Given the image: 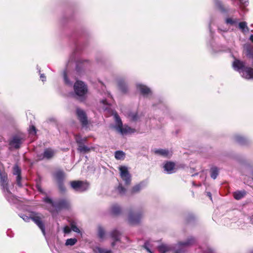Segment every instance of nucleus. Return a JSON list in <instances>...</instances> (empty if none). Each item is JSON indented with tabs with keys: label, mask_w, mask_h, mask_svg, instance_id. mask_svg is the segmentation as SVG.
<instances>
[{
	"label": "nucleus",
	"mask_w": 253,
	"mask_h": 253,
	"mask_svg": "<svg viewBox=\"0 0 253 253\" xmlns=\"http://www.w3.org/2000/svg\"><path fill=\"white\" fill-rule=\"evenodd\" d=\"M245 48L246 50L247 55L250 58H253V52L251 51L250 45H247L245 46Z\"/></svg>",
	"instance_id": "nucleus-36"
},
{
	"label": "nucleus",
	"mask_w": 253,
	"mask_h": 253,
	"mask_svg": "<svg viewBox=\"0 0 253 253\" xmlns=\"http://www.w3.org/2000/svg\"><path fill=\"white\" fill-rule=\"evenodd\" d=\"M59 189L61 191L64 192L65 191V188L62 182H58Z\"/></svg>",
	"instance_id": "nucleus-40"
},
{
	"label": "nucleus",
	"mask_w": 253,
	"mask_h": 253,
	"mask_svg": "<svg viewBox=\"0 0 253 253\" xmlns=\"http://www.w3.org/2000/svg\"><path fill=\"white\" fill-rule=\"evenodd\" d=\"M118 85L121 91L126 92L127 91V86L123 79H119L118 81Z\"/></svg>",
	"instance_id": "nucleus-22"
},
{
	"label": "nucleus",
	"mask_w": 253,
	"mask_h": 253,
	"mask_svg": "<svg viewBox=\"0 0 253 253\" xmlns=\"http://www.w3.org/2000/svg\"><path fill=\"white\" fill-rule=\"evenodd\" d=\"M63 78L65 84L70 86H71L72 85V83L70 82L68 79L67 73L66 71H64L63 72Z\"/></svg>",
	"instance_id": "nucleus-34"
},
{
	"label": "nucleus",
	"mask_w": 253,
	"mask_h": 253,
	"mask_svg": "<svg viewBox=\"0 0 253 253\" xmlns=\"http://www.w3.org/2000/svg\"><path fill=\"white\" fill-rule=\"evenodd\" d=\"M125 157V154L122 151H117L115 153V157L117 160H123Z\"/></svg>",
	"instance_id": "nucleus-32"
},
{
	"label": "nucleus",
	"mask_w": 253,
	"mask_h": 253,
	"mask_svg": "<svg viewBox=\"0 0 253 253\" xmlns=\"http://www.w3.org/2000/svg\"><path fill=\"white\" fill-rule=\"evenodd\" d=\"M249 222L251 224H253V215L249 217Z\"/></svg>",
	"instance_id": "nucleus-45"
},
{
	"label": "nucleus",
	"mask_w": 253,
	"mask_h": 253,
	"mask_svg": "<svg viewBox=\"0 0 253 253\" xmlns=\"http://www.w3.org/2000/svg\"><path fill=\"white\" fill-rule=\"evenodd\" d=\"M234 140L237 143L242 145L246 144L247 142L246 139L243 136L239 134H237L234 136Z\"/></svg>",
	"instance_id": "nucleus-25"
},
{
	"label": "nucleus",
	"mask_w": 253,
	"mask_h": 253,
	"mask_svg": "<svg viewBox=\"0 0 253 253\" xmlns=\"http://www.w3.org/2000/svg\"><path fill=\"white\" fill-rule=\"evenodd\" d=\"M239 28L243 33H247L249 31V28L247 26V23L246 22H241L238 24Z\"/></svg>",
	"instance_id": "nucleus-27"
},
{
	"label": "nucleus",
	"mask_w": 253,
	"mask_h": 253,
	"mask_svg": "<svg viewBox=\"0 0 253 253\" xmlns=\"http://www.w3.org/2000/svg\"><path fill=\"white\" fill-rule=\"evenodd\" d=\"M20 217L26 222H29L30 219H32L41 229L43 235H45L44 225L42 220V218L39 216V214L32 215L30 216L22 214H21Z\"/></svg>",
	"instance_id": "nucleus-6"
},
{
	"label": "nucleus",
	"mask_w": 253,
	"mask_h": 253,
	"mask_svg": "<svg viewBox=\"0 0 253 253\" xmlns=\"http://www.w3.org/2000/svg\"><path fill=\"white\" fill-rule=\"evenodd\" d=\"M238 19L233 17H227L225 19V22L227 25L236 26L238 23Z\"/></svg>",
	"instance_id": "nucleus-24"
},
{
	"label": "nucleus",
	"mask_w": 253,
	"mask_h": 253,
	"mask_svg": "<svg viewBox=\"0 0 253 253\" xmlns=\"http://www.w3.org/2000/svg\"><path fill=\"white\" fill-rule=\"evenodd\" d=\"M101 102L104 105H108V102L106 99H103L101 101Z\"/></svg>",
	"instance_id": "nucleus-46"
},
{
	"label": "nucleus",
	"mask_w": 253,
	"mask_h": 253,
	"mask_svg": "<svg viewBox=\"0 0 253 253\" xmlns=\"http://www.w3.org/2000/svg\"><path fill=\"white\" fill-rule=\"evenodd\" d=\"M71 229L73 231H74L75 232H77V233H80V229L78 228V227L77 226H76L75 225H72V226H71Z\"/></svg>",
	"instance_id": "nucleus-42"
},
{
	"label": "nucleus",
	"mask_w": 253,
	"mask_h": 253,
	"mask_svg": "<svg viewBox=\"0 0 253 253\" xmlns=\"http://www.w3.org/2000/svg\"><path fill=\"white\" fill-rule=\"evenodd\" d=\"M83 64V63H82V62H78V64H77L76 69H77L78 72L79 71V68H80V64Z\"/></svg>",
	"instance_id": "nucleus-47"
},
{
	"label": "nucleus",
	"mask_w": 253,
	"mask_h": 253,
	"mask_svg": "<svg viewBox=\"0 0 253 253\" xmlns=\"http://www.w3.org/2000/svg\"><path fill=\"white\" fill-rule=\"evenodd\" d=\"M92 251L94 253H112L110 249H108L99 246H96L92 247Z\"/></svg>",
	"instance_id": "nucleus-20"
},
{
	"label": "nucleus",
	"mask_w": 253,
	"mask_h": 253,
	"mask_svg": "<svg viewBox=\"0 0 253 253\" xmlns=\"http://www.w3.org/2000/svg\"><path fill=\"white\" fill-rule=\"evenodd\" d=\"M3 192L4 193V196H5V197L6 198V199H7V200L8 201V202L10 203V204H16L17 203V199L16 198V197H15V196H14L13 194H12V196H8V197H7V192H6V190H3Z\"/></svg>",
	"instance_id": "nucleus-23"
},
{
	"label": "nucleus",
	"mask_w": 253,
	"mask_h": 253,
	"mask_svg": "<svg viewBox=\"0 0 253 253\" xmlns=\"http://www.w3.org/2000/svg\"><path fill=\"white\" fill-rule=\"evenodd\" d=\"M29 133L32 135H35L36 134V127L32 126L30 127L29 130Z\"/></svg>",
	"instance_id": "nucleus-38"
},
{
	"label": "nucleus",
	"mask_w": 253,
	"mask_h": 253,
	"mask_svg": "<svg viewBox=\"0 0 253 253\" xmlns=\"http://www.w3.org/2000/svg\"><path fill=\"white\" fill-rule=\"evenodd\" d=\"M114 117L115 122L114 126L115 129L122 135L132 133L135 132V129L131 128L127 126H123L122 120L117 113L114 114Z\"/></svg>",
	"instance_id": "nucleus-3"
},
{
	"label": "nucleus",
	"mask_w": 253,
	"mask_h": 253,
	"mask_svg": "<svg viewBox=\"0 0 253 253\" xmlns=\"http://www.w3.org/2000/svg\"><path fill=\"white\" fill-rule=\"evenodd\" d=\"M71 188L77 192H84L88 188V184L82 181H72L70 182Z\"/></svg>",
	"instance_id": "nucleus-8"
},
{
	"label": "nucleus",
	"mask_w": 253,
	"mask_h": 253,
	"mask_svg": "<svg viewBox=\"0 0 253 253\" xmlns=\"http://www.w3.org/2000/svg\"><path fill=\"white\" fill-rule=\"evenodd\" d=\"M129 117H130V119L133 121H136L138 119V116L135 113H130L129 115Z\"/></svg>",
	"instance_id": "nucleus-39"
},
{
	"label": "nucleus",
	"mask_w": 253,
	"mask_h": 253,
	"mask_svg": "<svg viewBox=\"0 0 253 253\" xmlns=\"http://www.w3.org/2000/svg\"><path fill=\"white\" fill-rule=\"evenodd\" d=\"M155 154L164 158H169L172 155V151L166 149H157L154 150Z\"/></svg>",
	"instance_id": "nucleus-12"
},
{
	"label": "nucleus",
	"mask_w": 253,
	"mask_h": 253,
	"mask_svg": "<svg viewBox=\"0 0 253 253\" xmlns=\"http://www.w3.org/2000/svg\"><path fill=\"white\" fill-rule=\"evenodd\" d=\"M21 169L19 168V167L17 165H15L13 168V174L14 175H17L16 182L19 186H22L21 183Z\"/></svg>",
	"instance_id": "nucleus-18"
},
{
	"label": "nucleus",
	"mask_w": 253,
	"mask_h": 253,
	"mask_svg": "<svg viewBox=\"0 0 253 253\" xmlns=\"http://www.w3.org/2000/svg\"><path fill=\"white\" fill-rule=\"evenodd\" d=\"M207 196L210 198L211 200H212L211 194L210 192H207Z\"/></svg>",
	"instance_id": "nucleus-50"
},
{
	"label": "nucleus",
	"mask_w": 253,
	"mask_h": 253,
	"mask_svg": "<svg viewBox=\"0 0 253 253\" xmlns=\"http://www.w3.org/2000/svg\"><path fill=\"white\" fill-rule=\"evenodd\" d=\"M23 141V138L20 136H14L9 142V145L11 147L18 149L20 147L21 144Z\"/></svg>",
	"instance_id": "nucleus-13"
},
{
	"label": "nucleus",
	"mask_w": 253,
	"mask_h": 253,
	"mask_svg": "<svg viewBox=\"0 0 253 253\" xmlns=\"http://www.w3.org/2000/svg\"><path fill=\"white\" fill-rule=\"evenodd\" d=\"M144 185V183L142 182L134 186L131 190V193H135L139 192L142 189Z\"/></svg>",
	"instance_id": "nucleus-29"
},
{
	"label": "nucleus",
	"mask_w": 253,
	"mask_h": 253,
	"mask_svg": "<svg viewBox=\"0 0 253 253\" xmlns=\"http://www.w3.org/2000/svg\"><path fill=\"white\" fill-rule=\"evenodd\" d=\"M137 89L144 96H148L152 94L150 89L146 85L138 84H136Z\"/></svg>",
	"instance_id": "nucleus-15"
},
{
	"label": "nucleus",
	"mask_w": 253,
	"mask_h": 253,
	"mask_svg": "<svg viewBox=\"0 0 253 253\" xmlns=\"http://www.w3.org/2000/svg\"><path fill=\"white\" fill-rule=\"evenodd\" d=\"M108 97H110V98L112 97L110 95V94H108Z\"/></svg>",
	"instance_id": "nucleus-52"
},
{
	"label": "nucleus",
	"mask_w": 253,
	"mask_h": 253,
	"mask_svg": "<svg viewBox=\"0 0 253 253\" xmlns=\"http://www.w3.org/2000/svg\"><path fill=\"white\" fill-rule=\"evenodd\" d=\"M54 176L58 182H63L65 178V173L63 171L59 170L55 172Z\"/></svg>",
	"instance_id": "nucleus-21"
},
{
	"label": "nucleus",
	"mask_w": 253,
	"mask_h": 253,
	"mask_svg": "<svg viewBox=\"0 0 253 253\" xmlns=\"http://www.w3.org/2000/svg\"><path fill=\"white\" fill-rule=\"evenodd\" d=\"M110 236L113 240V242L111 243V246L114 247L117 242H120V233L117 230H114L111 232Z\"/></svg>",
	"instance_id": "nucleus-17"
},
{
	"label": "nucleus",
	"mask_w": 253,
	"mask_h": 253,
	"mask_svg": "<svg viewBox=\"0 0 253 253\" xmlns=\"http://www.w3.org/2000/svg\"><path fill=\"white\" fill-rule=\"evenodd\" d=\"M240 4L244 6L247 5L249 3V0H239Z\"/></svg>",
	"instance_id": "nucleus-41"
},
{
	"label": "nucleus",
	"mask_w": 253,
	"mask_h": 253,
	"mask_svg": "<svg viewBox=\"0 0 253 253\" xmlns=\"http://www.w3.org/2000/svg\"><path fill=\"white\" fill-rule=\"evenodd\" d=\"M147 245H148V243H146L145 244V245H144V247H145V248L147 250V251L150 253H153L149 249V248L147 247Z\"/></svg>",
	"instance_id": "nucleus-44"
},
{
	"label": "nucleus",
	"mask_w": 253,
	"mask_h": 253,
	"mask_svg": "<svg viewBox=\"0 0 253 253\" xmlns=\"http://www.w3.org/2000/svg\"><path fill=\"white\" fill-rule=\"evenodd\" d=\"M234 70L238 71L242 77L246 79H253V69L246 67L244 62L235 59L233 63Z\"/></svg>",
	"instance_id": "nucleus-2"
},
{
	"label": "nucleus",
	"mask_w": 253,
	"mask_h": 253,
	"mask_svg": "<svg viewBox=\"0 0 253 253\" xmlns=\"http://www.w3.org/2000/svg\"><path fill=\"white\" fill-rule=\"evenodd\" d=\"M205 253H213V251L211 249H208Z\"/></svg>",
	"instance_id": "nucleus-48"
},
{
	"label": "nucleus",
	"mask_w": 253,
	"mask_h": 253,
	"mask_svg": "<svg viewBox=\"0 0 253 253\" xmlns=\"http://www.w3.org/2000/svg\"><path fill=\"white\" fill-rule=\"evenodd\" d=\"M77 114L79 120L83 126H86L88 124L87 119L85 113L82 109H77Z\"/></svg>",
	"instance_id": "nucleus-14"
},
{
	"label": "nucleus",
	"mask_w": 253,
	"mask_h": 253,
	"mask_svg": "<svg viewBox=\"0 0 253 253\" xmlns=\"http://www.w3.org/2000/svg\"><path fill=\"white\" fill-rule=\"evenodd\" d=\"M218 175V169L216 167L212 168L211 169V176L213 179H215Z\"/></svg>",
	"instance_id": "nucleus-31"
},
{
	"label": "nucleus",
	"mask_w": 253,
	"mask_h": 253,
	"mask_svg": "<svg viewBox=\"0 0 253 253\" xmlns=\"http://www.w3.org/2000/svg\"><path fill=\"white\" fill-rule=\"evenodd\" d=\"M250 40L253 42V35H251L250 37Z\"/></svg>",
	"instance_id": "nucleus-51"
},
{
	"label": "nucleus",
	"mask_w": 253,
	"mask_h": 253,
	"mask_svg": "<svg viewBox=\"0 0 253 253\" xmlns=\"http://www.w3.org/2000/svg\"><path fill=\"white\" fill-rule=\"evenodd\" d=\"M77 242V240L76 238H70L66 240L65 245L66 246H73Z\"/></svg>",
	"instance_id": "nucleus-35"
},
{
	"label": "nucleus",
	"mask_w": 253,
	"mask_h": 253,
	"mask_svg": "<svg viewBox=\"0 0 253 253\" xmlns=\"http://www.w3.org/2000/svg\"><path fill=\"white\" fill-rule=\"evenodd\" d=\"M111 211L113 214L117 215L120 213L121 209L117 204H114L111 207Z\"/></svg>",
	"instance_id": "nucleus-28"
},
{
	"label": "nucleus",
	"mask_w": 253,
	"mask_h": 253,
	"mask_svg": "<svg viewBox=\"0 0 253 253\" xmlns=\"http://www.w3.org/2000/svg\"><path fill=\"white\" fill-rule=\"evenodd\" d=\"M117 190L119 193L122 196L125 195L126 192V189L122 186V184H119Z\"/></svg>",
	"instance_id": "nucleus-33"
},
{
	"label": "nucleus",
	"mask_w": 253,
	"mask_h": 253,
	"mask_svg": "<svg viewBox=\"0 0 253 253\" xmlns=\"http://www.w3.org/2000/svg\"><path fill=\"white\" fill-rule=\"evenodd\" d=\"M74 90L79 99L83 100L85 98L88 92V88L84 82L77 80L74 84Z\"/></svg>",
	"instance_id": "nucleus-5"
},
{
	"label": "nucleus",
	"mask_w": 253,
	"mask_h": 253,
	"mask_svg": "<svg viewBox=\"0 0 253 253\" xmlns=\"http://www.w3.org/2000/svg\"><path fill=\"white\" fill-rule=\"evenodd\" d=\"M0 186L2 190H6L7 192V197L12 196V194L10 191L7 183V177L5 173H2L0 171Z\"/></svg>",
	"instance_id": "nucleus-10"
},
{
	"label": "nucleus",
	"mask_w": 253,
	"mask_h": 253,
	"mask_svg": "<svg viewBox=\"0 0 253 253\" xmlns=\"http://www.w3.org/2000/svg\"><path fill=\"white\" fill-rule=\"evenodd\" d=\"M76 141L79 144V147L78 148V150L81 153H85L88 152H89L92 148L88 147L86 146L83 145L81 142V140L79 139L78 137H76Z\"/></svg>",
	"instance_id": "nucleus-19"
},
{
	"label": "nucleus",
	"mask_w": 253,
	"mask_h": 253,
	"mask_svg": "<svg viewBox=\"0 0 253 253\" xmlns=\"http://www.w3.org/2000/svg\"><path fill=\"white\" fill-rule=\"evenodd\" d=\"M64 232L65 233H69L70 232V229L68 226H66L64 228Z\"/></svg>",
	"instance_id": "nucleus-43"
},
{
	"label": "nucleus",
	"mask_w": 253,
	"mask_h": 253,
	"mask_svg": "<svg viewBox=\"0 0 253 253\" xmlns=\"http://www.w3.org/2000/svg\"><path fill=\"white\" fill-rule=\"evenodd\" d=\"M40 77L42 81H44L45 80V77L43 74H41Z\"/></svg>",
	"instance_id": "nucleus-49"
},
{
	"label": "nucleus",
	"mask_w": 253,
	"mask_h": 253,
	"mask_svg": "<svg viewBox=\"0 0 253 253\" xmlns=\"http://www.w3.org/2000/svg\"><path fill=\"white\" fill-rule=\"evenodd\" d=\"M163 168L167 173H173L175 172V164L171 162H167L164 164Z\"/></svg>",
	"instance_id": "nucleus-16"
},
{
	"label": "nucleus",
	"mask_w": 253,
	"mask_h": 253,
	"mask_svg": "<svg viewBox=\"0 0 253 253\" xmlns=\"http://www.w3.org/2000/svg\"><path fill=\"white\" fill-rule=\"evenodd\" d=\"M105 236V231L103 227L101 226L98 227V237L103 240L104 239Z\"/></svg>",
	"instance_id": "nucleus-30"
},
{
	"label": "nucleus",
	"mask_w": 253,
	"mask_h": 253,
	"mask_svg": "<svg viewBox=\"0 0 253 253\" xmlns=\"http://www.w3.org/2000/svg\"><path fill=\"white\" fill-rule=\"evenodd\" d=\"M143 216V212L139 211L136 212L130 211L128 216V221L131 224L138 223Z\"/></svg>",
	"instance_id": "nucleus-9"
},
{
	"label": "nucleus",
	"mask_w": 253,
	"mask_h": 253,
	"mask_svg": "<svg viewBox=\"0 0 253 253\" xmlns=\"http://www.w3.org/2000/svg\"><path fill=\"white\" fill-rule=\"evenodd\" d=\"M120 176L123 181H124L126 185L130 184L131 178V175L129 172L128 168L126 166H121L119 167Z\"/></svg>",
	"instance_id": "nucleus-7"
},
{
	"label": "nucleus",
	"mask_w": 253,
	"mask_h": 253,
	"mask_svg": "<svg viewBox=\"0 0 253 253\" xmlns=\"http://www.w3.org/2000/svg\"><path fill=\"white\" fill-rule=\"evenodd\" d=\"M194 239L191 237L186 242H180L174 247L163 244L158 247V249L161 253H166L172 250L174 251V253H182L184 252L185 247L192 245L194 243Z\"/></svg>",
	"instance_id": "nucleus-1"
},
{
	"label": "nucleus",
	"mask_w": 253,
	"mask_h": 253,
	"mask_svg": "<svg viewBox=\"0 0 253 253\" xmlns=\"http://www.w3.org/2000/svg\"><path fill=\"white\" fill-rule=\"evenodd\" d=\"M246 192L245 190L238 191L233 194L234 197L236 200H240L246 195Z\"/></svg>",
	"instance_id": "nucleus-26"
},
{
	"label": "nucleus",
	"mask_w": 253,
	"mask_h": 253,
	"mask_svg": "<svg viewBox=\"0 0 253 253\" xmlns=\"http://www.w3.org/2000/svg\"><path fill=\"white\" fill-rule=\"evenodd\" d=\"M43 201L55 208L56 210L67 209L70 206V201L66 199H61L53 202L51 199L46 197L43 199Z\"/></svg>",
	"instance_id": "nucleus-4"
},
{
	"label": "nucleus",
	"mask_w": 253,
	"mask_h": 253,
	"mask_svg": "<svg viewBox=\"0 0 253 253\" xmlns=\"http://www.w3.org/2000/svg\"><path fill=\"white\" fill-rule=\"evenodd\" d=\"M56 150L55 149L48 148L44 149L43 153L40 156L41 160H50L52 159L56 154Z\"/></svg>",
	"instance_id": "nucleus-11"
},
{
	"label": "nucleus",
	"mask_w": 253,
	"mask_h": 253,
	"mask_svg": "<svg viewBox=\"0 0 253 253\" xmlns=\"http://www.w3.org/2000/svg\"><path fill=\"white\" fill-rule=\"evenodd\" d=\"M215 2V4H216V6L219 8V9L221 11L224 12L225 11V9L224 8V7L222 4V3L220 1H219L218 0H216Z\"/></svg>",
	"instance_id": "nucleus-37"
}]
</instances>
